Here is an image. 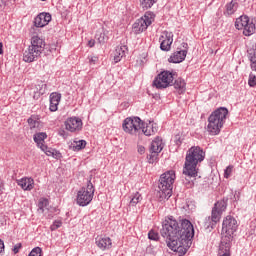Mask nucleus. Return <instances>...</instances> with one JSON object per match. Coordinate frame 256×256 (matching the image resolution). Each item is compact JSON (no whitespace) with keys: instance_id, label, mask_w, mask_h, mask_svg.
<instances>
[{"instance_id":"obj_1","label":"nucleus","mask_w":256,"mask_h":256,"mask_svg":"<svg viewBox=\"0 0 256 256\" xmlns=\"http://www.w3.org/2000/svg\"><path fill=\"white\" fill-rule=\"evenodd\" d=\"M160 233L162 237H166L167 247L179 256H183L192 245L191 240L195 237V228L188 219L178 222L175 217L169 216L164 221Z\"/></svg>"},{"instance_id":"obj_2","label":"nucleus","mask_w":256,"mask_h":256,"mask_svg":"<svg viewBox=\"0 0 256 256\" xmlns=\"http://www.w3.org/2000/svg\"><path fill=\"white\" fill-rule=\"evenodd\" d=\"M205 161V151L199 146H192L186 153L183 168V184L187 189H191L195 185V177H197V165Z\"/></svg>"},{"instance_id":"obj_3","label":"nucleus","mask_w":256,"mask_h":256,"mask_svg":"<svg viewBox=\"0 0 256 256\" xmlns=\"http://www.w3.org/2000/svg\"><path fill=\"white\" fill-rule=\"evenodd\" d=\"M175 172L173 170L161 174L156 197L158 201H165L173 195V184L175 183Z\"/></svg>"},{"instance_id":"obj_4","label":"nucleus","mask_w":256,"mask_h":256,"mask_svg":"<svg viewBox=\"0 0 256 256\" xmlns=\"http://www.w3.org/2000/svg\"><path fill=\"white\" fill-rule=\"evenodd\" d=\"M227 115H229V110L225 107H220L211 113L208 118L207 126L210 135H219V133H221V129H223V125H225Z\"/></svg>"},{"instance_id":"obj_5","label":"nucleus","mask_w":256,"mask_h":256,"mask_svg":"<svg viewBox=\"0 0 256 256\" xmlns=\"http://www.w3.org/2000/svg\"><path fill=\"white\" fill-rule=\"evenodd\" d=\"M45 51V40L39 38V36H33L31 38V45L23 53V61L25 63H33L41 57V53Z\"/></svg>"},{"instance_id":"obj_6","label":"nucleus","mask_w":256,"mask_h":256,"mask_svg":"<svg viewBox=\"0 0 256 256\" xmlns=\"http://www.w3.org/2000/svg\"><path fill=\"white\" fill-rule=\"evenodd\" d=\"M93 197H95V186L91 180L88 181L87 187H82L77 192L76 203L79 207H87L93 201Z\"/></svg>"},{"instance_id":"obj_7","label":"nucleus","mask_w":256,"mask_h":256,"mask_svg":"<svg viewBox=\"0 0 256 256\" xmlns=\"http://www.w3.org/2000/svg\"><path fill=\"white\" fill-rule=\"evenodd\" d=\"M227 201V198H223L214 204L211 216L206 218V221H210L209 224H207V222L205 224L208 228L211 227V229H213V227L221 221V215H223V212L227 209Z\"/></svg>"},{"instance_id":"obj_8","label":"nucleus","mask_w":256,"mask_h":256,"mask_svg":"<svg viewBox=\"0 0 256 256\" xmlns=\"http://www.w3.org/2000/svg\"><path fill=\"white\" fill-rule=\"evenodd\" d=\"M176 75L177 73L168 70L160 72L153 81V87H156V89H167V87H171Z\"/></svg>"},{"instance_id":"obj_9","label":"nucleus","mask_w":256,"mask_h":256,"mask_svg":"<svg viewBox=\"0 0 256 256\" xmlns=\"http://www.w3.org/2000/svg\"><path fill=\"white\" fill-rule=\"evenodd\" d=\"M155 21V13L151 11L145 12L144 16L138 19L132 26L133 32L136 35L143 33V31H147L149 25H151Z\"/></svg>"},{"instance_id":"obj_10","label":"nucleus","mask_w":256,"mask_h":256,"mask_svg":"<svg viewBox=\"0 0 256 256\" xmlns=\"http://www.w3.org/2000/svg\"><path fill=\"white\" fill-rule=\"evenodd\" d=\"M235 27L238 30L243 29V35L246 37H250V35H253V33L256 31L255 22L249 19V16L245 15L236 19Z\"/></svg>"},{"instance_id":"obj_11","label":"nucleus","mask_w":256,"mask_h":256,"mask_svg":"<svg viewBox=\"0 0 256 256\" xmlns=\"http://www.w3.org/2000/svg\"><path fill=\"white\" fill-rule=\"evenodd\" d=\"M142 120L139 117H128L122 123V129L129 135H139L141 133Z\"/></svg>"},{"instance_id":"obj_12","label":"nucleus","mask_w":256,"mask_h":256,"mask_svg":"<svg viewBox=\"0 0 256 256\" xmlns=\"http://www.w3.org/2000/svg\"><path fill=\"white\" fill-rule=\"evenodd\" d=\"M239 227L237 220L233 216H226L222 222V233L234 235Z\"/></svg>"},{"instance_id":"obj_13","label":"nucleus","mask_w":256,"mask_h":256,"mask_svg":"<svg viewBox=\"0 0 256 256\" xmlns=\"http://www.w3.org/2000/svg\"><path fill=\"white\" fill-rule=\"evenodd\" d=\"M180 50L174 52L168 59L169 63H183L185 57H187V51L189 49V44L187 42H182Z\"/></svg>"},{"instance_id":"obj_14","label":"nucleus","mask_w":256,"mask_h":256,"mask_svg":"<svg viewBox=\"0 0 256 256\" xmlns=\"http://www.w3.org/2000/svg\"><path fill=\"white\" fill-rule=\"evenodd\" d=\"M66 131H70V133H77V131H81L83 129V121L78 117H70L65 122Z\"/></svg>"},{"instance_id":"obj_15","label":"nucleus","mask_w":256,"mask_h":256,"mask_svg":"<svg viewBox=\"0 0 256 256\" xmlns=\"http://www.w3.org/2000/svg\"><path fill=\"white\" fill-rule=\"evenodd\" d=\"M161 51H171L173 45V32L164 31L159 38Z\"/></svg>"},{"instance_id":"obj_16","label":"nucleus","mask_w":256,"mask_h":256,"mask_svg":"<svg viewBox=\"0 0 256 256\" xmlns=\"http://www.w3.org/2000/svg\"><path fill=\"white\" fill-rule=\"evenodd\" d=\"M51 21V14L47 12L40 13L35 19H34V25L35 27H45V25H49Z\"/></svg>"},{"instance_id":"obj_17","label":"nucleus","mask_w":256,"mask_h":256,"mask_svg":"<svg viewBox=\"0 0 256 256\" xmlns=\"http://www.w3.org/2000/svg\"><path fill=\"white\" fill-rule=\"evenodd\" d=\"M157 131H159V127H157L155 123L145 124L142 120L140 133L145 134L146 137H151V135H155Z\"/></svg>"},{"instance_id":"obj_18","label":"nucleus","mask_w":256,"mask_h":256,"mask_svg":"<svg viewBox=\"0 0 256 256\" xmlns=\"http://www.w3.org/2000/svg\"><path fill=\"white\" fill-rule=\"evenodd\" d=\"M17 185L23 189V191H32L35 187V180L33 178H22L17 181Z\"/></svg>"},{"instance_id":"obj_19","label":"nucleus","mask_w":256,"mask_h":256,"mask_svg":"<svg viewBox=\"0 0 256 256\" xmlns=\"http://www.w3.org/2000/svg\"><path fill=\"white\" fill-rule=\"evenodd\" d=\"M127 51V45L117 46L113 54L114 63H119V61H121L123 57H125Z\"/></svg>"},{"instance_id":"obj_20","label":"nucleus","mask_w":256,"mask_h":256,"mask_svg":"<svg viewBox=\"0 0 256 256\" xmlns=\"http://www.w3.org/2000/svg\"><path fill=\"white\" fill-rule=\"evenodd\" d=\"M61 103V93L53 92L50 94V111L55 112Z\"/></svg>"},{"instance_id":"obj_21","label":"nucleus","mask_w":256,"mask_h":256,"mask_svg":"<svg viewBox=\"0 0 256 256\" xmlns=\"http://www.w3.org/2000/svg\"><path fill=\"white\" fill-rule=\"evenodd\" d=\"M96 245L99 249L105 251L107 249H111L113 242L109 237L96 238Z\"/></svg>"},{"instance_id":"obj_22","label":"nucleus","mask_w":256,"mask_h":256,"mask_svg":"<svg viewBox=\"0 0 256 256\" xmlns=\"http://www.w3.org/2000/svg\"><path fill=\"white\" fill-rule=\"evenodd\" d=\"M47 138V133L45 132H39L34 134V143H36L37 147L41 149L42 147H45V140Z\"/></svg>"},{"instance_id":"obj_23","label":"nucleus","mask_w":256,"mask_h":256,"mask_svg":"<svg viewBox=\"0 0 256 256\" xmlns=\"http://www.w3.org/2000/svg\"><path fill=\"white\" fill-rule=\"evenodd\" d=\"M163 151V140L156 138L150 146V153H161Z\"/></svg>"},{"instance_id":"obj_24","label":"nucleus","mask_w":256,"mask_h":256,"mask_svg":"<svg viewBox=\"0 0 256 256\" xmlns=\"http://www.w3.org/2000/svg\"><path fill=\"white\" fill-rule=\"evenodd\" d=\"M231 241H233V235L226 234L221 241L220 249H226L231 251Z\"/></svg>"},{"instance_id":"obj_25","label":"nucleus","mask_w":256,"mask_h":256,"mask_svg":"<svg viewBox=\"0 0 256 256\" xmlns=\"http://www.w3.org/2000/svg\"><path fill=\"white\" fill-rule=\"evenodd\" d=\"M239 7V3L237 1L232 0L230 3L226 4V10L224 12V15H233L235 11H237V8Z\"/></svg>"},{"instance_id":"obj_26","label":"nucleus","mask_w":256,"mask_h":256,"mask_svg":"<svg viewBox=\"0 0 256 256\" xmlns=\"http://www.w3.org/2000/svg\"><path fill=\"white\" fill-rule=\"evenodd\" d=\"M172 85H174V89H176V91H178L179 95L183 94V92L185 91V80H183L182 78H178L175 80V82H172Z\"/></svg>"},{"instance_id":"obj_27","label":"nucleus","mask_w":256,"mask_h":256,"mask_svg":"<svg viewBox=\"0 0 256 256\" xmlns=\"http://www.w3.org/2000/svg\"><path fill=\"white\" fill-rule=\"evenodd\" d=\"M47 207H49V199L40 198L38 202V213H45Z\"/></svg>"},{"instance_id":"obj_28","label":"nucleus","mask_w":256,"mask_h":256,"mask_svg":"<svg viewBox=\"0 0 256 256\" xmlns=\"http://www.w3.org/2000/svg\"><path fill=\"white\" fill-rule=\"evenodd\" d=\"M95 38L100 45H105V43H107V41L109 40V36H107V33L105 31L98 32Z\"/></svg>"},{"instance_id":"obj_29","label":"nucleus","mask_w":256,"mask_h":256,"mask_svg":"<svg viewBox=\"0 0 256 256\" xmlns=\"http://www.w3.org/2000/svg\"><path fill=\"white\" fill-rule=\"evenodd\" d=\"M155 3H157L156 0H140V6L142 7L143 11L151 9Z\"/></svg>"},{"instance_id":"obj_30","label":"nucleus","mask_w":256,"mask_h":256,"mask_svg":"<svg viewBox=\"0 0 256 256\" xmlns=\"http://www.w3.org/2000/svg\"><path fill=\"white\" fill-rule=\"evenodd\" d=\"M28 125L30 129H36V127H39V117L32 115L30 118L27 120Z\"/></svg>"},{"instance_id":"obj_31","label":"nucleus","mask_w":256,"mask_h":256,"mask_svg":"<svg viewBox=\"0 0 256 256\" xmlns=\"http://www.w3.org/2000/svg\"><path fill=\"white\" fill-rule=\"evenodd\" d=\"M85 147H87V141L85 140L74 141L73 151H81L82 149H85Z\"/></svg>"},{"instance_id":"obj_32","label":"nucleus","mask_w":256,"mask_h":256,"mask_svg":"<svg viewBox=\"0 0 256 256\" xmlns=\"http://www.w3.org/2000/svg\"><path fill=\"white\" fill-rule=\"evenodd\" d=\"M141 201H143V196L139 192H136L130 200V205L131 207H135V205L141 203Z\"/></svg>"},{"instance_id":"obj_33","label":"nucleus","mask_w":256,"mask_h":256,"mask_svg":"<svg viewBox=\"0 0 256 256\" xmlns=\"http://www.w3.org/2000/svg\"><path fill=\"white\" fill-rule=\"evenodd\" d=\"M196 207L197 206L195 205V201L186 200V203L183 206V209L189 213L190 211H195Z\"/></svg>"},{"instance_id":"obj_34","label":"nucleus","mask_w":256,"mask_h":256,"mask_svg":"<svg viewBox=\"0 0 256 256\" xmlns=\"http://www.w3.org/2000/svg\"><path fill=\"white\" fill-rule=\"evenodd\" d=\"M36 91H38L40 94L45 95L47 93V84L40 83L36 86Z\"/></svg>"},{"instance_id":"obj_35","label":"nucleus","mask_w":256,"mask_h":256,"mask_svg":"<svg viewBox=\"0 0 256 256\" xmlns=\"http://www.w3.org/2000/svg\"><path fill=\"white\" fill-rule=\"evenodd\" d=\"M41 151L45 152V155H47L48 157H52L53 156V152L55 151V149H52L50 147H48L47 145L42 146Z\"/></svg>"},{"instance_id":"obj_36","label":"nucleus","mask_w":256,"mask_h":256,"mask_svg":"<svg viewBox=\"0 0 256 256\" xmlns=\"http://www.w3.org/2000/svg\"><path fill=\"white\" fill-rule=\"evenodd\" d=\"M148 239H150V241H159V233L154 230H150L148 233Z\"/></svg>"},{"instance_id":"obj_37","label":"nucleus","mask_w":256,"mask_h":256,"mask_svg":"<svg viewBox=\"0 0 256 256\" xmlns=\"http://www.w3.org/2000/svg\"><path fill=\"white\" fill-rule=\"evenodd\" d=\"M61 225H63V222H61V220H55L50 226V231H57V229H59Z\"/></svg>"},{"instance_id":"obj_38","label":"nucleus","mask_w":256,"mask_h":256,"mask_svg":"<svg viewBox=\"0 0 256 256\" xmlns=\"http://www.w3.org/2000/svg\"><path fill=\"white\" fill-rule=\"evenodd\" d=\"M232 173H233V165H229V166L225 169V171H224V177H225V179H229V177H231Z\"/></svg>"},{"instance_id":"obj_39","label":"nucleus","mask_w":256,"mask_h":256,"mask_svg":"<svg viewBox=\"0 0 256 256\" xmlns=\"http://www.w3.org/2000/svg\"><path fill=\"white\" fill-rule=\"evenodd\" d=\"M41 253H43V250L40 247H35L29 255L31 256H41Z\"/></svg>"},{"instance_id":"obj_40","label":"nucleus","mask_w":256,"mask_h":256,"mask_svg":"<svg viewBox=\"0 0 256 256\" xmlns=\"http://www.w3.org/2000/svg\"><path fill=\"white\" fill-rule=\"evenodd\" d=\"M248 85L250 87H255L256 86V76L255 75H253V74L249 75Z\"/></svg>"},{"instance_id":"obj_41","label":"nucleus","mask_w":256,"mask_h":256,"mask_svg":"<svg viewBox=\"0 0 256 256\" xmlns=\"http://www.w3.org/2000/svg\"><path fill=\"white\" fill-rule=\"evenodd\" d=\"M219 255L220 256H231V250L227 249H219Z\"/></svg>"},{"instance_id":"obj_42","label":"nucleus","mask_w":256,"mask_h":256,"mask_svg":"<svg viewBox=\"0 0 256 256\" xmlns=\"http://www.w3.org/2000/svg\"><path fill=\"white\" fill-rule=\"evenodd\" d=\"M157 155H159V153H151L149 163H155V161H157Z\"/></svg>"},{"instance_id":"obj_43","label":"nucleus","mask_w":256,"mask_h":256,"mask_svg":"<svg viewBox=\"0 0 256 256\" xmlns=\"http://www.w3.org/2000/svg\"><path fill=\"white\" fill-rule=\"evenodd\" d=\"M21 247H23L21 243H18L14 246V248L12 249L14 255H17V253H19V250L21 249Z\"/></svg>"},{"instance_id":"obj_44","label":"nucleus","mask_w":256,"mask_h":256,"mask_svg":"<svg viewBox=\"0 0 256 256\" xmlns=\"http://www.w3.org/2000/svg\"><path fill=\"white\" fill-rule=\"evenodd\" d=\"M52 157H53L54 159H61V157H63V155L61 154V152H59V151H57V150L54 149V152H53V154H52Z\"/></svg>"},{"instance_id":"obj_45","label":"nucleus","mask_w":256,"mask_h":256,"mask_svg":"<svg viewBox=\"0 0 256 256\" xmlns=\"http://www.w3.org/2000/svg\"><path fill=\"white\" fill-rule=\"evenodd\" d=\"M88 59L89 63H93V65H95V63L99 61V58L97 56L88 57Z\"/></svg>"},{"instance_id":"obj_46","label":"nucleus","mask_w":256,"mask_h":256,"mask_svg":"<svg viewBox=\"0 0 256 256\" xmlns=\"http://www.w3.org/2000/svg\"><path fill=\"white\" fill-rule=\"evenodd\" d=\"M41 93H39V91H34V95H33V99H35V101L39 100L41 98Z\"/></svg>"},{"instance_id":"obj_47","label":"nucleus","mask_w":256,"mask_h":256,"mask_svg":"<svg viewBox=\"0 0 256 256\" xmlns=\"http://www.w3.org/2000/svg\"><path fill=\"white\" fill-rule=\"evenodd\" d=\"M58 135H60V137H63L64 139H66L67 132L64 129H60L58 132Z\"/></svg>"},{"instance_id":"obj_48","label":"nucleus","mask_w":256,"mask_h":256,"mask_svg":"<svg viewBox=\"0 0 256 256\" xmlns=\"http://www.w3.org/2000/svg\"><path fill=\"white\" fill-rule=\"evenodd\" d=\"M3 251H5V243L3 240H0V253H3Z\"/></svg>"},{"instance_id":"obj_49","label":"nucleus","mask_w":256,"mask_h":256,"mask_svg":"<svg viewBox=\"0 0 256 256\" xmlns=\"http://www.w3.org/2000/svg\"><path fill=\"white\" fill-rule=\"evenodd\" d=\"M88 47H95V40H94V39H91V40L88 42Z\"/></svg>"},{"instance_id":"obj_50","label":"nucleus","mask_w":256,"mask_h":256,"mask_svg":"<svg viewBox=\"0 0 256 256\" xmlns=\"http://www.w3.org/2000/svg\"><path fill=\"white\" fill-rule=\"evenodd\" d=\"M138 151L141 153V155H143V153H145V148L144 147H140L138 149Z\"/></svg>"},{"instance_id":"obj_51","label":"nucleus","mask_w":256,"mask_h":256,"mask_svg":"<svg viewBox=\"0 0 256 256\" xmlns=\"http://www.w3.org/2000/svg\"><path fill=\"white\" fill-rule=\"evenodd\" d=\"M0 55H3V43L0 42Z\"/></svg>"}]
</instances>
